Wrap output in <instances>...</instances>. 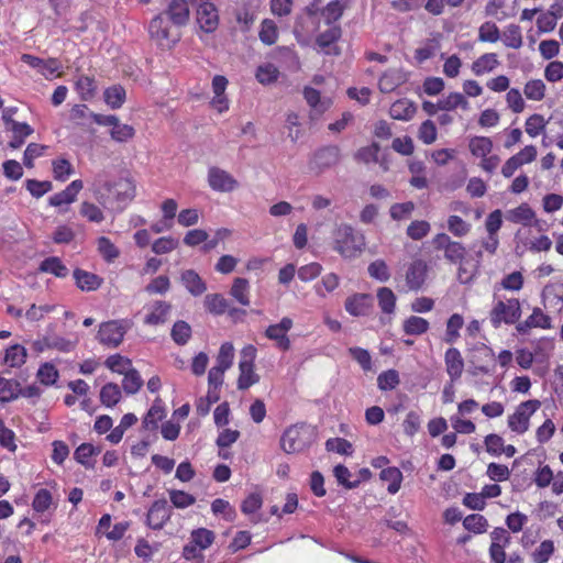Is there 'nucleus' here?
I'll return each instance as SVG.
<instances>
[{"label": "nucleus", "instance_id": "nucleus-1", "mask_svg": "<svg viewBox=\"0 0 563 563\" xmlns=\"http://www.w3.org/2000/svg\"><path fill=\"white\" fill-rule=\"evenodd\" d=\"M365 246V238L349 224H341L335 231L334 250L345 258L356 257Z\"/></svg>", "mask_w": 563, "mask_h": 563}, {"label": "nucleus", "instance_id": "nucleus-2", "mask_svg": "<svg viewBox=\"0 0 563 563\" xmlns=\"http://www.w3.org/2000/svg\"><path fill=\"white\" fill-rule=\"evenodd\" d=\"M521 317V305L517 298H495L489 321L495 329L504 324H516Z\"/></svg>", "mask_w": 563, "mask_h": 563}, {"label": "nucleus", "instance_id": "nucleus-3", "mask_svg": "<svg viewBox=\"0 0 563 563\" xmlns=\"http://www.w3.org/2000/svg\"><path fill=\"white\" fill-rule=\"evenodd\" d=\"M178 27L173 26L170 21L163 14L155 15L148 24V33L159 46L170 48L179 41Z\"/></svg>", "mask_w": 563, "mask_h": 563}, {"label": "nucleus", "instance_id": "nucleus-4", "mask_svg": "<svg viewBox=\"0 0 563 563\" xmlns=\"http://www.w3.org/2000/svg\"><path fill=\"white\" fill-rule=\"evenodd\" d=\"M312 431L305 424H294L280 438V448L287 454L299 453L311 443Z\"/></svg>", "mask_w": 563, "mask_h": 563}, {"label": "nucleus", "instance_id": "nucleus-5", "mask_svg": "<svg viewBox=\"0 0 563 563\" xmlns=\"http://www.w3.org/2000/svg\"><path fill=\"white\" fill-rule=\"evenodd\" d=\"M132 323L126 319L110 320L99 325L97 339L108 347H117L123 341L125 333L130 330Z\"/></svg>", "mask_w": 563, "mask_h": 563}, {"label": "nucleus", "instance_id": "nucleus-6", "mask_svg": "<svg viewBox=\"0 0 563 563\" xmlns=\"http://www.w3.org/2000/svg\"><path fill=\"white\" fill-rule=\"evenodd\" d=\"M196 9L197 23L201 31L213 33L219 26V12L212 0H188Z\"/></svg>", "mask_w": 563, "mask_h": 563}, {"label": "nucleus", "instance_id": "nucleus-7", "mask_svg": "<svg viewBox=\"0 0 563 563\" xmlns=\"http://www.w3.org/2000/svg\"><path fill=\"white\" fill-rule=\"evenodd\" d=\"M256 357V349L253 345L243 347L241 352V361L239 363L240 376L238 379L239 389H247L256 384L260 379L254 372V360Z\"/></svg>", "mask_w": 563, "mask_h": 563}, {"label": "nucleus", "instance_id": "nucleus-8", "mask_svg": "<svg viewBox=\"0 0 563 563\" xmlns=\"http://www.w3.org/2000/svg\"><path fill=\"white\" fill-rule=\"evenodd\" d=\"M433 247L443 251L444 258L451 264L465 260L466 249L461 242L453 241L446 233H438L431 241Z\"/></svg>", "mask_w": 563, "mask_h": 563}, {"label": "nucleus", "instance_id": "nucleus-9", "mask_svg": "<svg viewBox=\"0 0 563 563\" xmlns=\"http://www.w3.org/2000/svg\"><path fill=\"white\" fill-rule=\"evenodd\" d=\"M541 402L537 399H531L521 402L516 411L508 417V427L511 431L522 434L529 429L530 417L539 409Z\"/></svg>", "mask_w": 563, "mask_h": 563}, {"label": "nucleus", "instance_id": "nucleus-10", "mask_svg": "<svg viewBox=\"0 0 563 563\" xmlns=\"http://www.w3.org/2000/svg\"><path fill=\"white\" fill-rule=\"evenodd\" d=\"M90 115L97 124L111 126L110 135L111 139L115 142H126L131 140L135 134L134 128L132 125L121 123L117 115H104L98 113H91Z\"/></svg>", "mask_w": 563, "mask_h": 563}, {"label": "nucleus", "instance_id": "nucleus-11", "mask_svg": "<svg viewBox=\"0 0 563 563\" xmlns=\"http://www.w3.org/2000/svg\"><path fill=\"white\" fill-rule=\"evenodd\" d=\"M340 161V148L335 145H330L317 151L310 161L309 167L317 175L321 174L328 168L335 166Z\"/></svg>", "mask_w": 563, "mask_h": 563}, {"label": "nucleus", "instance_id": "nucleus-12", "mask_svg": "<svg viewBox=\"0 0 563 563\" xmlns=\"http://www.w3.org/2000/svg\"><path fill=\"white\" fill-rule=\"evenodd\" d=\"M208 184L212 190L230 192L238 188V180L227 170L219 167H211L208 170Z\"/></svg>", "mask_w": 563, "mask_h": 563}, {"label": "nucleus", "instance_id": "nucleus-13", "mask_svg": "<svg viewBox=\"0 0 563 563\" xmlns=\"http://www.w3.org/2000/svg\"><path fill=\"white\" fill-rule=\"evenodd\" d=\"M292 328V320L288 317H284L278 323L271 324L266 331L265 335L276 342V345L283 350L287 351L290 347V340L287 335L288 331Z\"/></svg>", "mask_w": 563, "mask_h": 563}, {"label": "nucleus", "instance_id": "nucleus-14", "mask_svg": "<svg viewBox=\"0 0 563 563\" xmlns=\"http://www.w3.org/2000/svg\"><path fill=\"white\" fill-rule=\"evenodd\" d=\"M172 508L166 499H159L152 504L146 516V525L154 530H159L170 519Z\"/></svg>", "mask_w": 563, "mask_h": 563}, {"label": "nucleus", "instance_id": "nucleus-15", "mask_svg": "<svg viewBox=\"0 0 563 563\" xmlns=\"http://www.w3.org/2000/svg\"><path fill=\"white\" fill-rule=\"evenodd\" d=\"M162 13L170 21L173 26L181 27L189 21V4L187 0H172Z\"/></svg>", "mask_w": 563, "mask_h": 563}, {"label": "nucleus", "instance_id": "nucleus-16", "mask_svg": "<svg viewBox=\"0 0 563 563\" xmlns=\"http://www.w3.org/2000/svg\"><path fill=\"white\" fill-rule=\"evenodd\" d=\"M303 98L310 107V119L316 120L330 109L332 101L330 98H322L320 92L312 87L303 88Z\"/></svg>", "mask_w": 563, "mask_h": 563}, {"label": "nucleus", "instance_id": "nucleus-17", "mask_svg": "<svg viewBox=\"0 0 563 563\" xmlns=\"http://www.w3.org/2000/svg\"><path fill=\"white\" fill-rule=\"evenodd\" d=\"M102 188L113 194L118 201H131L135 197V185L129 178H119L117 181H106Z\"/></svg>", "mask_w": 563, "mask_h": 563}, {"label": "nucleus", "instance_id": "nucleus-18", "mask_svg": "<svg viewBox=\"0 0 563 563\" xmlns=\"http://www.w3.org/2000/svg\"><path fill=\"white\" fill-rule=\"evenodd\" d=\"M373 305V298L367 294H354L346 298L345 310L354 317L365 316L369 312Z\"/></svg>", "mask_w": 563, "mask_h": 563}, {"label": "nucleus", "instance_id": "nucleus-19", "mask_svg": "<svg viewBox=\"0 0 563 563\" xmlns=\"http://www.w3.org/2000/svg\"><path fill=\"white\" fill-rule=\"evenodd\" d=\"M173 306L163 300L155 301L150 308L148 313L144 318L147 325H158L165 323L172 312Z\"/></svg>", "mask_w": 563, "mask_h": 563}, {"label": "nucleus", "instance_id": "nucleus-20", "mask_svg": "<svg viewBox=\"0 0 563 563\" xmlns=\"http://www.w3.org/2000/svg\"><path fill=\"white\" fill-rule=\"evenodd\" d=\"M427 277V265L423 261L412 262L406 272V284L410 290H418L422 287Z\"/></svg>", "mask_w": 563, "mask_h": 563}, {"label": "nucleus", "instance_id": "nucleus-21", "mask_svg": "<svg viewBox=\"0 0 563 563\" xmlns=\"http://www.w3.org/2000/svg\"><path fill=\"white\" fill-rule=\"evenodd\" d=\"M444 363L451 382H456L462 376L464 369V361L461 352L455 347H450L444 354Z\"/></svg>", "mask_w": 563, "mask_h": 563}, {"label": "nucleus", "instance_id": "nucleus-22", "mask_svg": "<svg viewBox=\"0 0 563 563\" xmlns=\"http://www.w3.org/2000/svg\"><path fill=\"white\" fill-rule=\"evenodd\" d=\"M82 187L84 184L80 179L73 180L64 190L49 197L48 202L53 207L70 205L76 200V197Z\"/></svg>", "mask_w": 563, "mask_h": 563}, {"label": "nucleus", "instance_id": "nucleus-23", "mask_svg": "<svg viewBox=\"0 0 563 563\" xmlns=\"http://www.w3.org/2000/svg\"><path fill=\"white\" fill-rule=\"evenodd\" d=\"M180 280L185 288L195 297L202 295L207 290V285L194 269H186L180 275Z\"/></svg>", "mask_w": 563, "mask_h": 563}, {"label": "nucleus", "instance_id": "nucleus-24", "mask_svg": "<svg viewBox=\"0 0 563 563\" xmlns=\"http://www.w3.org/2000/svg\"><path fill=\"white\" fill-rule=\"evenodd\" d=\"M406 80L405 75L399 69H388L378 81V88L382 92L387 93L394 91Z\"/></svg>", "mask_w": 563, "mask_h": 563}, {"label": "nucleus", "instance_id": "nucleus-25", "mask_svg": "<svg viewBox=\"0 0 563 563\" xmlns=\"http://www.w3.org/2000/svg\"><path fill=\"white\" fill-rule=\"evenodd\" d=\"M74 278L77 287L84 291L96 290L102 283V279L98 275L79 268L74 271Z\"/></svg>", "mask_w": 563, "mask_h": 563}, {"label": "nucleus", "instance_id": "nucleus-26", "mask_svg": "<svg viewBox=\"0 0 563 563\" xmlns=\"http://www.w3.org/2000/svg\"><path fill=\"white\" fill-rule=\"evenodd\" d=\"M23 63L30 67L37 69L42 75H53L58 69V63L56 59L44 60L30 54H23L21 56Z\"/></svg>", "mask_w": 563, "mask_h": 563}, {"label": "nucleus", "instance_id": "nucleus-27", "mask_svg": "<svg viewBox=\"0 0 563 563\" xmlns=\"http://www.w3.org/2000/svg\"><path fill=\"white\" fill-rule=\"evenodd\" d=\"M487 15L495 16L498 20H504L516 14V1L507 9L506 0H489L485 7Z\"/></svg>", "mask_w": 563, "mask_h": 563}, {"label": "nucleus", "instance_id": "nucleus-28", "mask_svg": "<svg viewBox=\"0 0 563 563\" xmlns=\"http://www.w3.org/2000/svg\"><path fill=\"white\" fill-rule=\"evenodd\" d=\"M534 218V211L527 203H522L519 207L509 210L506 216L508 221L519 223L525 227L530 225Z\"/></svg>", "mask_w": 563, "mask_h": 563}, {"label": "nucleus", "instance_id": "nucleus-29", "mask_svg": "<svg viewBox=\"0 0 563 563\" xmlns=\"http://www.w3.org/2000/svg\"><path fill=\"white\" fill-rule=\"evenodd\" d=\"M499 65V60L497 58V54L495 53H486L479 56L472 64V71L476 76H482L486 73L493 71Z\"/></svg>", "mask_w": 563, "mask_h": 563}, {"label": "nucleus", "instance_id": "nucleus-30", "mask_svg": "<svg viewBox=\"0 0 563 563\" xmlns=\"http://www.w3.org/2000/svg\"><path fill=\"white\" fill-rule=\"evenodd\" d=\"M416 110L413 102L408 99H400L391 104L389 114L393 119L408 121L413 117Z\"/></svg>", "mask_w": 563, "mask_h": 563}, {"label": "nucleus", "instance_id": "nucleus-31", "mask_svg": "<svg viewBox=\"0 0 563 563\" xmlns=\"http://www.w3.org/2000/svg\"><path fill=\"white\" fill-rule=\"evenodd\" d=\"M441 35L438 34L437 36H433L431 38H428L423 45L418 47L415 52V57L419 63H423L433 56L440 51L441 48V42H440Z\"/></svg>", "mask_w": 563, "mask_h": 563}, {"label": "nucleus", "instance_id": "nucleus-32", "mask_svg": "<svg viewBox=\"0 0 563 563\" xmlns=\"http://www.w3.org/2000/svg\"><path fill=\"white\" fill-rule=\"evenodd\" d=\"M165 417V409L159 398L155 399L152 407L143 419V427L146 430H156L158 422Z\"/></svg>", "mask_w": 563, "mask_h": 563}, {"label": "nucleus", "instance_id": "nucleus-33", "mask_svg": "<svg viewBox=\"0 0 563 563\" xmlns=\"http://www.w3.org/2000/svg\"><path fill=\"white\" fill-rule=\"evenodd\" d=\"M8 130L12 132V139L9 142V147L16 150L20 148L27 136L33 134V128L27 123H13V126H10Z\"/></svg>", "mask_w": 563, "mask_h": 563}, {"label": "nucleus", "instance_id": "nucleus-34", "mask_svg": "<svg viewBox=\"0 0 563 563\" xmlns=\"http://www.w3.org/2000/svg\"><path fill=\"white\" fill-rule=\"evenodd\" d=\"M26 349L20 344H13L5 350L3 363L10 367H20L26 361Z\"/></svg>", "mask_w": 563, "mask_h": 563}, {"label": "nucleus", "instance_id": "nucleus-35", "mask_svg": "<svg viewBox=\"0 0 563 563\" xmlns=\"http://www.w3.org/2000/svg\"><path fill=\"white\" fill-rule=\"evenodd\" d=\"M38 269L42 273H48L59 278L66 277L69 273L68 268L57 256H51L42 261Z\"/></svg>", "mask_w": 563, "mask_h": 563}, {"label": "nucleus", "instance_id": "nucleus-36", "mask_svg": "<svg viewBox=\"0 0 563 563\" xmlns=\"http://www.w3.org/2000/svg\"><path fill=\"white\" fill-rule=\"evenodd\" d=\"M207 311L214 316H221L229 309V301L220 294H209L203 299Z\"/></svg>", "mask_w": 563, "mask_h": 563}, {"label": "nucleus", "instance_id": "nucleus-37", "mask_svg": "<svg viewBox=\"0 0 563 563\" xmlns=\"http://www.w3.org/2000/svg\"><path fill=\"white\" fill-rule=\"evenodd\" d=\"M230 295L242 306L250 305V284L249 280L238 277L233 280Z\"/></svg>", "mask_w": 563, "mask_h": 563}, {"label": "nucleus", "instance_id": "nucleus-38", "mask_svg": "<svg viewBox=\"0 0 563 563\" xmlns=\"http://www.w3.org/2000/svg\"><path fill=\"white\" fill-rule=\"evenodd\" d=\"M101 450L99 448H96L90 443H82L75 450L74 459L86 468H92L93 462L90 457L99 454Z\"/></svg>", "mask_w": 563, "mask_h": 563}, {"label": "nucleus", "instance_id": "nucleus-39", "mask_svg": "<svg viewBox=\"0 0 563 563\" xmlns=\"http://www.w3.org/2000/svg\"><path fill=\"white\" fill-rule=\"evenodd\" d=\"M379 477L382 481L387 482V490L389 494H396L400 489V485L402 482V473L397 467H387L384 468Z\"/></svg>", "mask_w": 563, "mask_h": 563}, {"label": "nucleus", "instance_id": "nucleus-40", "mask_svg": "<svg viewBox=\"0 0 563 563\" xmlns=\"http://www.w3.org/2000/svg\"><path fill=\"white\" fill-rule=\"evenodd\" d=\"M106 103L112 109H119L125 101V89L120 85H114L104 90Z\"/></svg>", "mask_w": 563, "mask_h": 563}, {"label": "nucleus", "instance_id": "nucleus-41", "mask_svg": "<svg viewBox=\"0 0 563 563\" xmlns=\"http://www.w3.org/2000/svg\"><path fill=\"white\" fill-rule=\"evenodd\" d=\"M347 5L346 0H333L329 2L325 8H323L321 14L324 18L325 22L331 24L338 21L345 10Z\"/></svg>", "mask_w": 563, "mask_h": 563}, {"label": "nucleus", "instance_id": "nucleus-42", "mask_svg": "<svg viewBox=\"0 0 563 563\" xmlns=\"http://www.w3.org/2000/svg\"><path fill=\"white\" fill-rule=\"evenodd\" d=\"M20 383L0 377V401L9 402L20 396Z\"/></svg>", "mask_w": 563, "mask_h": 563}, {"label": "nucleus", "instance_id": "nucleus-43", "mask_svg": "<svg viewBox=\"0 0 563 563\" xmlns=\"http://www.w3.org/2000/svg\"><path fill=\"white\" fill-rule=\"evenodd\" d=\"M191 333L192 331L189 323L178 320L172 328L170 336L176 344L185 345L190 340Z\"/></svg>", "mask_w": 563, "mask_h": 563}, {"label": "nucleus", "instance_id": "nucleus-44", "mask_svg": "<svg viewBox=\"0 0 563 563\" xmlns=\"http://www.w3.org/2000/svg\"><path fill=\"white\" fill-rule=\"evenodd\" d=\"M402 328L406 334L421 335L428 331L429 322L421 317L411 316L404 321Z\"/></svg>", "mask_w": 563, "mask_h": 563}, {"label": "nucleus", "instance_id": "nucleus-45", "mask_svg": "<svg viewBox=\"0 0 563 563\" xmlns=\"http://www.w3.org/2000/svg\"><path fill=\"white\" fill-rule=\"evenodd\" d=\"M121 399V389L114 383L106 384L100 391V401L107 407L115 406Z\"/></svg>", "mask_w": 563, "mask_h": 563}, {"label": "nucleus", "instance_id": "nucleus-46", "mask_svg": "<svg viewBox=\"0 0 563 563\" xmlns=\"http://www.w3.org/2000/svg\"><path fill=\"white\" fill-rule=\"evenodd\" d=\"M464 324V319L459 313H453L446 321V330L444 341L454 343L460 338V330Z\"/></svg>", "mask_w": 563, "mask_h": 563}, {"label": "nucleus", "instance_id": "nucleus-47", "mask_svg": "<svg viewBox=\"0 0 563 563\" xmlns=\"http://www.w3.org/2000/svg\"><path fill=\"white\" fill-rule=\"evenodd\" d=\"M333 475L339 485H342L346 489H353L360 485V481H355L354 475L342 464L334 467Z\"/></svg>", "mask_w": 563, "mask_h": 563}, {"label": "nucleus", "instance_id": "nucleus-48", "mask_svg": "<svg viewBox=\"0 0 563 563\" xmlns=\"http://www.w3.org/2000/svg\"><path fill=\"white\" fill-rule=\"evenodd\" d=\"M493 148V142L486 136H474L470 141V151L474 156L485 157Z\"/></svg>", "mask_w": 563, "mask_h": 563}, {"label": "nucleus", "instance_id": "nucleus-49", "mask_svg": "<svg viewBox=\"0 0 563 563\" xmlns=\"http://www.w3.org/2000/svg\"><path fill=\"white\" fill-rule=\"evenodd\" d=\"M214 538V532L206 528L196 529L190 534V541L201 551L208 549L213 543Z\"/></svg>", "mask_w": 563, "mask_h": 563}, {"label": "nucleus", "instance_id": "nucleus-50", "mask_svg": "<svg viewBox=\"0 0 563 563\" xmlns=\"http://www.w3.org/2000/svg\"><path fill=\"white\" fill-rule=\"evenodd\" d=\"M279 70L271 63L260 65L256 69L255 77L258 82L269 85L278 79Z\"/></svg>", "mask_w": 563, "mask_h": 563}, {"label": "nucleus", "instance_id": "nucleus-51", "mask_svg": "<svg viewBox=\"0 0 563 563\" xmlns=\"http://www.w3.org/2000/svg\"><path fill=\"white\" fill-rule=\"evenodd\" d=\"M122 387L126 394H135L143 386V379L135 368H131L123 375Z\"/></svg>", "mask_w": 563, "mask_h": 563}, {"label": "nucleus", "instance_id": "nucleus-52", "mask_svg": "<svg viewBox=\"0 0 563 563\" xmlns=\"http://www.w3.org/2000/svg\"><path fill=\"white\" fill-rule=\"evenodd\" d=\"M97 86L95 79L89 76L81 75L76 80V90L81 100H89L93 97Z\"/></svg>", "mask_w": 563, "mask_h": 563}, {"label": "nucleus", "instance_id": "nucleus-53", "mask_svg": "<svg viewBox=\"0 0 563 563\" xmlns=\"http://www.w3.org/2000/svg\"><path fill=\"white\" fill-rule=\"evenodd\" d=\"M439 107L441 110L451 111L459 107L463 109H468V102L461 92H452L444 99L439 101Z\"/></svg>", "mask_w": 563, "mask_h": 563}, {"label": "nucleus", "instance_id": "nucleus-54", "mask_svg": "<svg viewBox=\"0 0 563 563\" xmlns=\"http://www.w3.org/2000/svg\"><path fill=\"white\" fill-rule=\"evenodd\" d=\"M79 213L89 222L101 223L104 220L102 210L97 205L89 201L81 202Z\"/></svg>", "mask_w": 563, "mask_h": 563}, {"label": "nucleus", "instance_id": "nucleus-55", "mask_svg": "<svg viewBox=\"0 0 563 563\" xmlns=\"http://www.w3.org/2000/svg\"><path fill=\"white\" fill-rule=\"evenodd\" d=\"M378 306L385 313H393L396 306V296L390 288L382 287L377 291Z\"/></svg>", "mask_w": 563, "mask_h": 563}, {"label": "nucleus", "instance_id": "nucleus-56", "mask_svg": "<svg viewBox=\"0 0 563 563\" xmlns=\"http://www.w3.org/2000/svg\"><path fill=\"white\" fill-rule=\"evenodd\" d=\"M106 366L114 373L124 375L132 368V362L125 356L115 354L107 358Z\"/></svg>", "mask_w": 563, "mask_h": 563}, {"label": "nucleus", "instance_id": "nucleus-57", "mask_svg": "<svg viewBox=\"0 0 563 563\" xmlns=\"http://www.w3.org/2000/svg\"><path fill=\"white\" fill-rule=\"evenodd\" d=\"M503 42L507 47L519 48L522 46L521 30L516 24H509L503 33Z\"/></svg>", "mask_w": 563, "mask_h": 563}, {"label": "nucleus", "instance_id": "nucleus-58", "mask_svg": "<svg viewBox=\"0 0 563 563\" xmlns=\"http://www.w3.org/2000/svg\"><path fill=\"white\" fill-rule=\"evenodd\" d=\"M98 252L108 263L113 262L120 255L119 249L106 236H101L97 241Z\"/></svg>", "mask_w": 563, "mask_h": 563}, {"label": "nucleus", "instance_id": "nucleus-59", "mask_svg": "<svg viewBox=\"0 0 563 563\" xmlns=\"http://www.w3.org/2000/svg\"><path fill=\"white\" fill-rule=\"evenodd\" d=\"M368 274L372 278L386 283L390 278L389 268L385 261L376 260L372 262L367 267Z\"/></svg>", "mask_w": 563, "mask_h": 563}, {"label": "nucleus", "instance_id": "nucleus-60", "mask_svg": "<svg viewBox=\"0 0 563 563\" xmlns=\"http://www.w3.org/2000/svg\"><path fill=\"white\" fill-rule=\"evenodd\" d=\"M523 92L528 99L540 101L544 98L545 85L541 79L529 80L525 85Z\"/></svg>", "mask_w": 563, "mask_h": 563}, {"label": "nucleus", "instance_id": "nucleus-61", "mask_svg": "<svg viewBox=\"0 0 563 563\" xmlns=\"http://www.w3.org/2000/svg\"><path fill=\"white\" fill-rule=\"evenodd\" d=\"M548 121L543 115L534 113L526 120V132L531 136H538L547 126Z\"/></svg>", "mask_w": 563, "mask_h": 563}, {"label": "nucleus", "instance_id": "nucleus-62", "mask_svg": "<svg viewBox=\"0 0 563 563\" xmlns=\"http://www.w3.org/2000/svg\"><path fill=\"white\" fill-rule=\"evenodd\" d=\"M430 230L431 225L428 221L416 220L408 225L407 235L415 241H419L427 236Z\"/></svg>", "mask_w": 563, "mask_h": 563}, {"label": "nucleus", "instance_id": "nucleus-63", "mask_svg": "<svg viewBox=\"0 0 563 563\" xmlns=\"http://www.w3.org/2000/svg\"><path fill=\"white\" fill-rule=\"evenodd\" d=\"M260 40L266 45H273L277 41V26L273 20H264L261 24Z\"/></svg>", "mask_w": 563, "mask_h": 563}, {"label": "nucleus", "instance_id": "nucleus-64", "mask_svg": "<svg viewBox=\"0 0 563 563\" xmlns=\"http://www.w3.org/2000/svg\"><path fill=\"white\" fill-rule=\"evenodd\" d=\"M500 38L498 26L494 22H485L479 26L478 40L481 42L496 43Z\"/></svg>", "mask_w": 563, "mask_h": 563}]
</instances>
